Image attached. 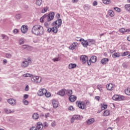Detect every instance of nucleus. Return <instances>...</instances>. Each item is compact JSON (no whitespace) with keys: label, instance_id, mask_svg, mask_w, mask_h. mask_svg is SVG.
Listing matches in <instances>:
<instances>
[{"label":"nucleus","instance_id":"1","mask_svg":"<svg viewBox=\"0 0 130 130\" xmlns=\"http://www.w3.org/2000/svg\"><path fill=\"white\" fill-rule=\"evenodd\" d=\"M33 33L35 35H42L44 33L43 26L40 25H36L33 27Z\"/></svg>","mask_w":130,"mask_h":130},{"label":"nucleus","instance_id":"2","mask_svg":"<svg viewBox=\"0 0 130 130\" xmlns=\"http://www.w3.org/2000/svg\"><path fill=\"white\" fill-rule=\"evenodd\" d=\"M76 104L80 109H85V108H86V103L82 101H77L76 102Z\"/></svg>","mask_w":130,"mask_h":130},{"label":"nucleus","instance_id":"3","mask_svg":"<svg viewBox=\"0 0 130 130\" xmlns=\"http://www.w3.org/2000/svg\"><path fill=\"white\" fill-rule=\"evenodd\" d=\"M113 100L115 101H122L124 100L123 95H119L118 94H115L112 97Z\"/></svg>","mask_w":130,"mask_h":130},{"label":"nucleus","instance_id":"4","mask_svg":"<svg viewBox=\"0 0 130 130\" xmlns=\"http://www.w3.org/2000/svg\"><path fill=\"white\" fill-rule=\"evenodd\" d=\"M81 119H83V116L80 115H74L71 119V122L73 123L75 120H81Z\"/></svg>","mask_w":130,"mask_h":130},{"label":"nucleus","instance_id":"5","mask_svg":"<svg viewBox=\"0 0 130 130\" xmlns=\"http://www.w3.org/2000/svg\"><path fill=\"white\" fill-rule=\"evenodd\" d=\"M62 23V21H61V19H58L56 21L53 22L52 23V25L54 27H56L57 28H59L60 26H61Z\"/></svg>","mask_w":130,"mask_h":130},{"label":"nucleus","instance_id":"6","mask_svg":"<svg viewBox=\"0 0 130 130\" xmlns=\"http://www.w3.org/2000/svg\"><path fill=\"white\" fill-rule=\"evenodd\" d=\"M31 62V59L28 58L27 59H25V61H22L21 64L22 68H27L29 66V63Z\"/></svg>","mask_w":130,"mask_h":130},{"label":"nucleus","instance_id":"7","mask_svg":"<svg viewBox=\"0 0 130 130\" xmlns=\"http://www.w3.org/2000/svg\"><path fill=\"white\" fill-rule=\"evenodd\" d=\"M54 15L55 14L54 12H50L48 15H47V20L48 22H50L51 21H52L53 19H54Z\"/></svg>","mask_w":130,"mask_h":130},{"label":"nucleus","instance_id":"8","mask_svg":"<svg viewBox=\"0 0 130 130\" xmlns=\"http://www.w3.org/2000/svg\"><path fill=\"white\" fill-rule=\"evenodd\" d=\"M77 41H80L83 47H87L89 44L88 43V40L86 41L84 39H81L80 40H77Z\"/></svg>","mask_w":130,"mask_h":130},{"label":"nucleus","instance_id":"9","mask_svg":"<svg viewBox=\"0 0 130 130\" xmlns=\"http://www.w3.org/2000/svg\"><path fill=\"white\" fill-rule=\"evenodd\" d=\"M96 60H97V57L96 56H92L90 58V59H89V61H87L88 66H91V62H92V63H94V62H96Z\"/></svg>","mask_w":130,"mask_h":130},{"label":"nucleus","instance_id":"10","mask_svg":"<svg viewBox=\"0 0 130 130\" xmlns=\"http://www.w3.org/2000/svg\"><path fill=\"white\" fill-rule=\"evenodd\" d=\"M46 93V89L45 88H41L38 91V96H43V95H45Z\"/></svg>","mask_w":130,"mask_h":130},{"label":"nucleus","instance_id":"11","mask_svg":"<svg viewBox=\"0 0 130 130\" xmlns=\"http://www.w3.org/2000/svg\"><path fill=\"white\" fill-rule=\"evenodd\" d=\"M80 60L83 63H86L88 61V57L85 55H81L80 57Z\"/></svg>","mask_w":130,"mask_h":130},{"label":"nucleus","instance_id":"12","mask_svg":"<svg viewBox=\"0 0 130 130\" xmlns=\"http://www.w3.org/2000/svg\"><path fill=\"white\" fill-rule=\"evenodd\" d=\"M57 28L56 26H54L53 27L51 28H48L47 29V31L49 33H50V32H53V33L56 34L57 33Z\"/></svg>","mask_w":130,"mask_h":130},{"label":"nucleus","instance_id":"13","mask_svg":"<svg viewBox=\"0 0 130 130\" xmlns=\"http://www.w3.org/2000/svg\"><path fill=\"white\" fill-rule=\"evenodd\" d=\"M21 30L23 34L27 33V31H28V26L27 25H22L21 27Z\"/></svg>","mask_w":130,"mask_h":130},{"label":"nucleus","instance_id":"14","mask_svg":"<svg viewBox=\"0 0 130 130\" xmlns=\"http://www.w3.org/2000/svg\"><path fill=\"white\" fill-rule=\"evenodd\" d=\"M107 89L109 90V91H112L113 89H114V85L112 83H109L106 86Z\"/></svg>","mask_w":130,"mask_h":130},{"label":"nucleus","instance_id":"15","mask_svg":"<svg viewBox=\"0 0 130 130\" xmlns=\"http://www.w3.org/2000/svg\"><path fill=\"white\" fill-rule=\"evenodd\" d=\"M8 102L9 103V104H11V105H15L17 103V101L16 100L14 99H10L8 100Z\"/></svg>","mask_w":130,"mask_h":130},{"label":"nucleus","instance_id":"16","mask_svg":"<svg viewBox=\"0 0 130 130\" xmlns=\"http://www.w3.org/2000/svg\"><path fill=\"white\" fill-rule=\"evenodd\" d=\"M87 42L88 43V45H93L96 43V41L94 39H88L87 40Z\"/></svg>","mask_w":130,"mask_h":130},{"label":"nucleus","instance_id":"17","mask_svg":"<svg viewBox=\"0 0 130 130\" xmlns=\"http://www.w3.org/2000/svg\"><path fill=\"white\" fill-rule=\"evenodd\" d=\"M69 101H70V102H75V101H76V100H77V96H76V95H70V96H69Z\"/></svg>","mask_w":130,"mask_h":130},{"label":"nucleus","instance_id":"18","mask_svg":"<svg viewBox=\"0 0 130 130\" xmlns=\"http://www.w3.org/2000/svg\"><path fill=\"white\" fill-rule=\"evenodd\" d=\"M77 46H78V43L74 42L71 46H70L69 48L72 50H74V49H75Z\"/></svg>","mask_w":130,"mask_h":130},{"label":"nucleus","instance_id":"19","mask_svg":"<svg viewBox=\"0 0 130 130\" xmlns=\"http://www.w3.org/2000/svg\"><path fill=\"white\" fill-rule=\"evenodd\" d=\"M4 111L7 114H10L11 113H14L15 112V110H11L10 109H5Z\"/></svg>","mask_w":130,"mask_h":130},{"label":"nucleus","instance_id":"20","mask_svg":"<svg viewBox=\"0 0 130 130\" xmlns=\"http://www.w3.org/2000/svg\"><path fill=\"white\" fill-rule=\"evenodd\" d=\"M52 103L54 108H57V107H58V102L55 100H53L52 101Z\"/></svg>","mask_w":130,"mask_h":130},{"label":"nucleus","instance_id":"21","mask_svg":"<svg viewBox=\"0 0 130 130\" xmlns=\"http://www.w3.org/2000/svg\"><path fill=\"white\" fill-rule=\"evenodd\" d=\"M34 80L35 83H40L41 82V77L39 76L34 77Z\"/></svg>","mask_w":130,"mask_h":130},{"label":"nucleus","instance_id":"22","mask_svg":"<svg viewBox=\"0 0 130 130\" xmlns=\"http://www.w3.org/2000/svg\"><path fill=\"white\" fill-rule=\"evenodd\" d=\"M110 115V110H105L103 113V116H109Z\"/></svg>","mask_w":130,"mask_h":130},{"label":"nucleus","instance_id":"23","mask_svg":"<svg viewBox=\"0 0 130 130\" xmlns=\"http://www.w3.org/2000/svg\"><path fill=\"white\" fill-rule=\"evenodd\" d=\"M57 94L60 96H64L66 94V89H61L57 92Z\"/></svg>","mask_w":130,"mask_h":130},{"label":"nucleus","instance_id":"24","mask_svg":"<svg viewBox=\"0 0 130 130\" xmlns=\"http://www.w3.org/2000/svg\"><path fill=\"white\" fill-rule=\"evenodd\" d=\"M108 61H109V59L107 58H104L101 60V62L102 64H106Z\"/></svg>","mask_w":130,"mask_h":130},{"label":"nucleus","instance_id":"25","mask_svg":"<svg viewBox=\"0 0 130 130\" xmlns=\"http://www.w3.org/2000/svg\"><path fill=\"white\" fill-rule=\"evenodd\" d=\"M77 67V64L76 63H70L68 66V68L70 70H72V69H75V68Z\"/></svg>","mask_w":130,"mask_h":130},{"label":"nucleus","instance_id":"26","mask_svg":"<svg viewBox=\"0 0 130 130\" xmlns=\"http://www.w3.org/2000/svg\"><path fill=\"white\" fill-rule=\"evenodd\" d=\"M107 107H108V106L106 104H105L104 103L101 104V108L102 110H105V109H107Z\"/></svg>","mask_w":130,"mask_h":130},{"label":"nucleus","instance_id":"27","mask_svg":"<svg viewBox=\"0 0 130 130\" xmlns=\"http://www.w3.org/2000/svg\"><path fill=\"white\" fill-rule=\"evenodd\" d=\"M108 15H109V16H110V17H114V16H115V13H114V11H112V10H109L108 11Z\"/></svg>","mask_w":130,"mask_h":130},{"label":"nucleus","instance_id":"28","mask_svg":"<svg viewBox=\"0 0 130 130\" xmlns=\"http://www.w3.org/2000/svg\"><path fill=\"white\" fill-rule=\"evenodd\" d=\"M47 16V14H44L40 19V22L41 23H44V19L46 18V16Z\"/></svg>","mask_w":130,"mask_h":130},{"label":"nucleus","instance_id":"29","mask_svg":"<svg viewBox=\"0 0 130 130\" xmlns=\"http://www.w3.org/2000/svg\"><path fill=\"white\" fill-rule=\"evenodd\" d=\"M94 121H95V119H94V118H91L88 119L87 121V124H92V123H93L94 122Z\"/></svg>","mask_w":130,"mask_h":130},{"label":"nucleus","instance_id":"30","mask_svg":"<svg viewBox=\"0 0 130 130\" xmlns=\"http://www.w3.org/2000/svg\"><path fill=\"white\" fill-rule=\"evenodd\" d=\"M48 10H49V8L48 7H44L42 10L41 13H42V14H44V13H46V12H47V11H48Z\"/></svg>","mask_w":130,"mask_h":130},{"label":"nucleus","instance_id":"31","mask_svg":"<svg viewBox=\"0 0 130 130\" xmlns=\"http://www.w3.org/2000/svg\"><path fill=\"white\" fill-rule=\"evenodd\" d=\"M119 56H120V53L119 52L115 53L112 55V57L114 58L119 57Z\"/></svg>","mask_w":130,"mask_h":130},{"label":"nucleus","instance_id":"32","mask_svg":"<svg viewBox=\"0 0 130 130\" xmlns=\"http://www.w3.org/2000/svg\"><path fill=\"white\" fill-rule=\"evenodd\" d=\"M67 95L70 97V96L72 95L73 94V90L71 89H68L67 90Z\"/></svg>","mask_w":130,"mask_h":130},{"label":"nucleus","instance_id":"33","mask_svg":"<svg viewBox=\"0 0 130 130\" xmlns=\"http://www.w3.org/2000/svg\"><path fill=\"white\" fill-rule=\"evenodd\" d=\"M45 95L47 98H49L51 96V94L49 91H47V90L46 89V93H45Z\"/></svg>","mask_w":130,"mask_h":130},{"label":"nucleus","instance_id":"34","mask_svg":"<svg viewBox=\"0 0 130 130\" xmlns=\"http://www.w3.org/2000/svg\"><path fill=\"white\" fill-rule=\"evenodd\" d=\"M124 8L126 11L130 12V4H126L124 6Z\"/></svg>","mask_w":130,"mask_h":130},{"label":"nucleus","instance_id":"35","mask_svg":"<svg viewBox=\"0 0 130 130\" xmlns=\"http://www.w3.org/2000/svg\"><path fill=\"white\" fill-rule=\"evenodd\" d=\"M24 43H25V40L24 39H20L19 40V45H22V44H24Z\"/></svg>","mask_w":130,"mask_h":130},{"label":"nucleus","instance_id":"36","mask_svg":"<svg viewBox=\"0 0 130 130\" xmlns=\"http://www.w3.org/2000/svg\"><path fill=\"white\" fill-rule=\"evenodd\" d=\"M36 4L37 6H41V5H42V0H37Z\"/></svg>","mask_w":130,"mask_h":130},{"label":"nucleus","instance_id":"37","mask_svg":"<svg viewBox=\"0 0 130 130\" xmlns=\"http://www.w3.org/2000/svg\"><path fill=\"white\" fill-rule=\"evenodd\" d=\"M103 3L105 5H109L111 3V1L110 0H103Z\"/></svg>","mask_w":130,"mask_h":130},{"label":"nucleus","instance_id":"38","mask_svg":"<svg viewBox=\"0 0 130 130\" xmlns=\"http://www.w3.org/2000/svg\"><path fill=\"white\" fill-rule=\"evenodd\" d=\"M125 94L130 96V88H127V89H126L125 90Z\"/></svg>","mask_w":130,"mask_h":130},{"label":"nucleus","instance_id":"39","mask_svg":"<svg viewBox=\"0 0 130 130\" xmlns=\"http://www.w3.org/2000/svg\"><path fill=\"white\" fill-rule=\"evenodd\" d=\"M34 119H38L39 118V115L37 113H34L33 115Z\"/></svg>","mask_w":130,"mask_h":130},{"label":"nucleus","instance_id":"40","mask_svg":"<svg viewBox=\"0 0 130 130\" xmlns=\"http://www.w3.org/2000/svg\"><path fill=\"white\" fill-rule=\"evenodd\" d=\"M129 53V52H128V51L124 52L121 54V56H126V55H128Z\"/></svg>","mask_w":130,"mask_h":130},{"label":"nucleus","instance_id":"41","mask_svg":"<svg viewBox=\"0 0 130 130\" xmlns=\"http://www.w3.org/2000/svg\"><path fill=\"white\" fill-rule=\"evenodd\" d=\"M2 37L3 38L2 39H4V40L5 39L6 40H8V39H9V37L5 35H2Z\"/></svg>","mask_w":130,"mask_h":130},{"label":"nucleus","instance_id":"42","mask_svg":"<svg viewBox=\"0 0 130 130\" xmlns=\"http://www.w3.org/2000/svg\"><path fill=\"white\" fill-rule=\"evenodd\" d=\"M31 76H32V75L28 73L23 75V77H24V78H28L29 77H31Z\"/></svg>","mask_w":130,"mask_h":130},{"label":"nucleus","instance_id":"43","mask_svg":"<svg viewBox=\"0 0 130 130\" xmlns=\"http://www.w3.org/2000/svg\"><path fill=\"white\" fill-rule=\"evenodd\" d=\"M50 25V23L47 22H45L44 23V26L46 28H49V26Z\"/></svg>","mask_w":130,"mask_h":130},{"label":"nucleus","instance_id":"44","mask_svg":"<svg viewBox=\"0 0 130 130\" xmlns=\"http://www.w3.org/2000/svg\"><path fill=\"white\" fill-rule=\"evenodd\" d=\"M22 102L24 105H28L29 104V102L26 100H23Z\"/></svg>","mask_w":130,"mask_h":130},{"label":"nucleus","instance_id":"45","mask_svg":"<svg viewBox=\"0 0 130 130\" xmlns=\"http://www.w3.org/2000/svg\"><path fill=\"white\" fill-rule=\"evenodd\" d=\"M114 9L116 12H118V13H120L121 10H120V8H118V7L114 8Z\"/></svg>","mask_w":130,"mask_h":130},{"label":"nucleus","instance_id":"46","mask_svg":"<svg viewBox=\"0 0 130 130\" xmlns=\"http://www.w3.org/2000/svg\"><path fill=\"white\" fill-rule=\"evenodd\" d=\"M119 32H120V33L125 32V28H120L119 29Z\"/></svg>","mask_w":130,"mask_h":130},{"label":"nucleus","instance_id":"47","mask_svg":"<svg viewBox=\"0 0 130 130\" xmlns=\"http://www.w3.org/2000/svg\"><path fill=\"white\" fill-rule=\"evenodd\" d=\"M122 67L124 69H127V64L125 62L123 63Z\"/></svg>","mask_w":130,"mask_h":130},{"label":"nucleus","instance_id":"48","mask_svg":"<svg viewBox=\"0 0 130 130\" xmlns=\"http://www.w3.org/2000/svg\"><path fill=\"white\" fill-rule=\"evenodd\" d=\"M52 60L53 61H58L59 60H60V57H58V58H54Z\"/></svg>","mask_w":130,"mask_h":130},{"label":"nucleus","instance_id":"49","mask_svg":"<svg viewBox=\"0 0 130 130\" xmlns=\"http://www.w3.org/2000/svg\"><path fill=\"white\" fill-rule=\"evenodd\" d=\"M6 56L7 58H11V57H12V54L10 53L6 54Z\"/></svg>","mask_w":130,"mask_h":130},{"label":"nucleus","instance_id":"50","mask_svg":"<svg viewBox=\"0 0 130 130\" xmlns=\"http://www.w3.org/2000/svg\"><path fill=\"white\" fill-rule=\"evenodd\" d=\"M16 19H17V20H20V19H21V15H20V14L16 15Z\"/></svg>","mask_w":130,"mask_h":130},{"label":"nucleus","instance_id":"51","mask_svg":"<svg viewBox=\"0 0 130 130\" xmlns=\"http://www.w3.org/2000/svg\"><path fill=\"white\" fill-rule=\"evenodd\" d=\"M29 46L26 45H24L22 46V48L23 49H25V48H29Z\"/></svg>","mask_w":130,"mask_h":130},{"label":"nucleus","instance_id":"52","mask_svg":"<svg viewBox=\"0 0 130 130\" xmlns=\"http://www.w3.org/2000/svg\"><path fill=\"white\" fill-rule=\"evenodd\" d=\"M23 98H24V100L25 99H28V98H29V95H28V94H24L23 95Z\"/></svg>","mask_w":130,"mask_h":130},{"label":"nucleus","instance_id":"53","mask_svg":"<svg viewBox=\"0 0 130 130\" xmlns=\"http://www.w3.org/2000/svg\"><path fill=\"white\" fill-rule=\"evenodd\" d=\"M56 125V122H53L51 123V126H53V127H54Z\"/></svg>","mask_w":130,"mask_h":130},{"label":"nucleus","instance_id":"54","mask_svg":"<svg viewBox=\"0 0 130 130\" xmlns=\"http://www.w3.org/2000/svg\"><path fill=\"white\" fill-rule=\"evenodd\" d=\"M14 33H15V34H17V33H19V29H15L13 30Z\"/></svg>","mask_w":130,"mask_h":130},{"label":"nucleus","instance_id":"55","mask_svg":"<svg viewBox=\"0 0 130 130\" xmlns=\"http://www.w3.org/2000/svg\"><path fill=\"white\" fill-rule=\"evenodd\" d=\"M94 99H95V100H98V101H99V100H100V96H95Z\"/></svg>","mask_w":130,"mask_h":130},{"label":"nucleus","instance_id":"56","mask_svg":"<svg viewBox=\"0 0 130 130\" xmlns=\"http://www.w3.org/2000/svg\"><path fill=\"white\" fill-rule=\"evenodd\" d=\"M25 91H29V86L26 85L25 88Z\"/></svg>","mask_w":130,"mask_h":130},{"label":"nucleus","instance_id":"57","mask_svg":"<svg viewBox=\"0 0 130 130\" xmlns=\"http://www.w3.org/2000/svg\"><path fill=\"white\" fill-rule=\"evenodd\" d=\"M69 110H74V107H73V106H70V107H69Z\"/></svg>","mask_w":130,"mask_h":130},{"label":"nucleus","instance_id":"58","mask_svg":"<svg viewBox=\"0 0 130 130\" xmlns=\"http://www.w3.org/2000/svg\"><path fill=\"white\" fill-rule=\"evenodd\" d=\"M56 17H57V19H59V18H60V15L59 14H57L56 15Z\"/></svg>","mask_w":130,"mask_h":130},{"label":"nucleus","instance_id":"59","mask_svg":"<svg viewBox=\"0 0 130 130\" xmlns=\"http://www.w3.org/2000/svg\"><path fill=\"white\" fill-rule=\"evenodd\" d=\"M98 4V3H97V2L94 1V2H93V6H97Z\"/></svg>","mask_w":130,"mask_h":130},{"label":"nucleus","instance_id":"60","mask_svg":"<svg viewBox=\"0 0 130 130\" xmlns=\"http://www.w3.org/2000/svg\"><path fill=\"white\" fill-rule=\"evenodd\" d=\"M46 118L49 117V113H47L45 115Z\"/></svg>","mask_w":130,"mask_h":130},{"label":"nucleus","instance_id":"61","mask_svg":"<svg viewBox=\"0 0 130 130\" xmlns=\"http://www.w3.org/2000/svg\"><path fill=\"white\" fill-rule=\"evenodd\" d=\"M81 39H80V37H76V39H75L76 41H77V40H81Z\"/></svg>","mask_w":130,"mask_h":130},{"label":"nucleus","instance_id":"62","mask_svg":"<svg viewBox=\"0 0 130 130\" xmlns=\"http://www.w3.org/2000/svg\"><path fill=\"white\" fill-rule=\"evenodd\" d=\"M127 40L128 41H129V42H130V36H128V37H127Z\"/></svg>","mask_w":130,"mask_h":130},{"label":"nucleus","instance_id":"63","mask_svg":"<svg viewBox=\"0 0 130 130\" xmlns=\"http://www.w3.org/2000/svg\"><path fill=\"white\" fill-rule=\"evenodd\" d=\"M44 124L45 126H47V125H48L47 122H44Z\"/></svg>","mask_w":130,"mask_h":130},{"label":"nucleus","instance_id":"64","mask_svg":"<svg viewBox=\"0 0 130 130\" xmlns=\"http://www.w3.org/2000/svg\"><path fill=\"white\" fill-rule=\"evenodd\" d=\"M107 130H112V128H111V127H109V128H107Z\"/></svg>","mask_w":130,"mask_h":130}]
</instances>
